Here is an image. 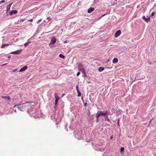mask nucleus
Listing matches in <instances>:
<instances>
[{
  "mask_svg": "<svg viewBox=\"0 0 156 156\" xmlns=\"http://www.w3.org/2000/svg\"><path fill=\"white\" fill-rule=\"evenodd\" d=\"M150 16L148 18H146V17L145 16H143L142 17V19L144 20L146 22H148L150 20Z\"/></svg>",
  "mask_w": 156,
  "mask_h": 156,
  "instance_id": "10",
  "label": "nucleus"
},
{
  "mask_svg": "<svg viewBox=\"0 0 156 156\" xmlns=\"http://www.w3.org/2000/svg\"><path fill=\"white\" fill-rule=\"evenodd\" d=\"M97 0L98 1H99L100 0Z\"/></svg>",
  "mask_w": 156,
  "mask_h": 156,
  "instance_id": "49",
  "label": "nucleus"
},
{
  "mask_svg": "<svg viewBox=\"0 0 156 156\" xmlns=\"http://www.w3.org/2000/svg\"><path fill=\"white\" fill-rule=\"evenodd\" d=\"M54 109L56 110L58 108V104L56 105L55 104V106L54 107Z\"/></svg>",
  "mask_w": 156,
  "mask_h": 156,
  "instance_id": "26",
  "label": "nucleus"
},
{
  "mask_svg": "<svg viewBox=\"0 0 156 156\" xmlns=\"http://www.w3.org/2000/svg\"><path fill=\"white\" fill-rule=\"evenodd\" d=\"M12 3H11L10 4H9V5H8V6H9V7H11V6L12 5Z\"/></svg>",
  "mask_w": 156,
  "mask_h": 156,
  "instance_id": "36",
  "label": "nucleus"
},
{
  "mask_svg": "<svg viewBox=\"0 0 156 156\" xmlns=\"http://www.w3.org/2000/svg\"><path fill=\"white\" fill-rule=\"evenodd\" d=\"M83 135L82 134L81 132L78 131L75 135V137L78 140H81L83 137Z\"/></svg>",
  "mask_w": 156,
  "mask_h": 156,
  "instance_id": "2",
  "label": "nucleus"
},
{
  "mask_svg": "<svg viewBox=\"0 0 156 156\" xmlns=\"http://www.w3.org/2000/svg\"><path fill=\"white\" fill-rule=\"evenodd\" d=\"M17 70V69H15L14 70H13V72H15V71H16Z\"/></svg>",
  "mask_w": 156,
  "mask_h": 156,
  "instance_id": "40",
  "label": "nucleus"
},
{
  "mask_svg": "<svg viewBox=\"0 0 156 156\" xmlns=\"http://www.w3.org/2000/svg\"><path fill=\"white\" fill-rule=\"evenodd\" d=\"M27 66H25L22 68H21L20 70V72H22L24 71L27 68Z\"/></svg>",
  "mask_w": 156,
  "mask_h": 156,
  "instance_id": "11",
  "label": "nucleus"
},
{
  "mask_svg": "<svg viewBox=\"0 0 156 156\" xmlns=\"http://www.w3.org/2000/svg\"><path fill=\"white\" fill-rule=\"evenodd\" d=\"M31 43V42H30V41H28V42H26V43H25L24 44V46L25 47H27Z\"/></svg>",
  "mask_w": 156,
  "mask_h": 156,
  "instance_id": "18",
  "label": "nucleus"
},
{
  "mask_svg": "<svg viewBox=\"0 0 156 156\" xmlns=\"http://www.w3.org/2000/svg\"><path fill=\"white\" fill-rule=\"evenodd\" d=\"M93 118H92L91 119L93 120ZM90 120H91V119H90Z\"/></svg>",
  "mask_w": 156,
  "mask_h": 156,
  "instance_id": "45",
  "label": "nucleus"
},
{
  "mask_svg": "<svg viewBox=\"0 0 156 156\" xmlns=\"http://www.w3.org/2000/svg\"><path fill=\"white\" fill-rule=\"evenodd\" d=\"M112 137H111V139H112Z\"/></svg>",
  "mask_w": 156,
  "mask_h": 156,
  "instance_id": "46",
  "label": "nucleus"
},
{
  "mask_svg": "<svg viewBox=\"0 0 156 156\" xmlns=\"http://www.w3.org/2000/svg\"><path fill=\"white\" fill-rule=\"evenodd\" d=\"M154 14H155V13L154 12H152L151 14L150 17L153 16H154Z\"/></svg>",
  "mask_w": 156,
  "mask_h": 156,
  "instance_id": "30",
  "label": "nucleus"
},
{
  "mask_svg": "<svg viewBox=\"0 0 156 156\" xmlns=\"http://www.w3.org/2000/svg\"><path fill=\"white\" fill-rule=\"evenodd\" d=\"M101 115H100L98 111V112L96 114V117L97 118V119L96 120V121L97 122H99V118Z\"/></svg>",
  "mask_w": 156,
  "mask_h": 156,
  "instance_id": "9",
  "label": "nucleus"
},
{
  "mask_svg": "<svg viewBox=\"0 0 156 156\" xmlns=\"http://www.w3.org/2000/svg\"><path fill=\"white\" fill-rule=\"evenodd\" d=\"M121 34V31L120 30H118L116 31L115 34V37H118Z\"/></svg>",
  "mask_w": 156,
  "mask_h": 156,
  "instance_id": "8",
  "label": "nucleus"
},
{
  "mask_svg": "<svg viewBox=\"0 0 156 156\" xmlns=\"http://www.w3.org/2000/svg\"><path fill=\"white\" fill-rule=\"evenodd\" d=\"M80 72H78L77 73L76 75L78 76L80 75Z\"/></svg>",
  "mask_w": 156,
  "mask_h": 156,
  "instance_id": "33",
  "label": "nucleus"
},
{
  "mask_svg": "<svg viewBox=\"0 0 156 156\" xmlns=\"http://www.w3.org/2000/svg\"><path fill=\"white\" fill-rule=\"evenodd\" d=\"M29 102H26L24 104H17L15 105L14 108L17 107L18 109L21 111H26L29 105H28Z\"/></svg>",
  "mask_w": 156,
  "mask_h": 156,
  "instance_id": "1",
  "label": "nucleus"
},
{
  "mask_svg": "<svg viewBox=\"0 0 156 156\" xmlns=\"http://www.w3.org/2000/svg\"><path fill=\"white\" fill-rule=\"evenodd\" d=\"M17 11L16 10H12L11 11L10 13V15L11 16L13 14H16L17 13Z\"/></svg>",
  "mask_w": 156,
  "mask_h": 156,
  "instance_id": "12",
  "label": "nucleus"
},
{
  "mask_svg": "<svg viewBox=\"0 0 156 156\" xmlns=\"http://www.w3.org/2000/svg\"><path fill=\"white\" fill-rule=\"evenodd\" d=\"M10 7L9 6L7 5V9L6 11L7 12H8L10 9Z\"/></svg>",
  "mask_w": 156,
  "mask_h": 156,
  "instance_id": "25",
  "label": "nucleus"
},
{
  "mask_svg": "<svg viewBox=\"0 0 156 156\" xmlns=\"http://www.w3.org/2000/svg\"><path fill=\"white\" fill-rule=\"evenodd\" d=\"M11 57L10 56H9L8 57V58H9V59H10L11 58Z\"/></svg>",
  "mask_w": 156,
  "mask_h": 156,
  "instance_id": "41",
  "label": "nucleus"
},
{
  "mask_svg": "<svg viewBox=\"0 0 156 156\" xmlns=\"http://www.w3.org/2000/svg\"><path fill=\"white\" fill-rule=\"evenodd\" d=\"M14 112H16V110H14Z\"/></svg>",
  "mask_w": 156,
  "mask_h": 156,
  "instance_id": "43",
  "label": "nucleus"
},
{
  "mask_svg": "<svg viewBox=\"0 0 156 156\" xmlns=\"http://www.w3.org/2000/svg\"><path fill=\"white\" fill-rule=\"evenodd\" d=\"M78 69L79 71H82L84 69L83 68V65L81 63H79L78 65Z\"/></svg>",
  "mask_w": 156,
  "mask_h": 156,
  "instance_id": "7",
  "label": "nucleus"
},
{
  "mask_svg": "<svg viewBox=\"0 0 156 156\" xmlns=\"http://www.w3.org/2000/svg\"><path fill=\"white\" fill-rule=\"evenodd\" d=\"M59 57L62 58H65V56L61 54H59Z\"/></svg>",
  "mask_w": 156,
  "mask_h": 156,
  "instance_id": "21",
  "label": "nucleus"
},
{
  "mask_svg": "<svg viewBox=\"0 0 156 156\" xmlns=\"http://www.w3.org/2000/svg\"><path fill=\"white\" fill-rule=\"evenodd\" d=\"M22 50L19 49L18 50L11 52L10 53L14 55H19L22 52Z\"/></svg>",
  "mask_w": 156,
  "mask_h": 156,
  "instance_id": "4",
  "label": "nucleus"
},
{
  "mask_svg": "<svg viewBox=\"0 0 156 156\" xmlns=\"http://www.w3.org/2000/svg\"><path fill=\"white\" fill-rule=\"evenodd\" d=\"M120 152L122 153L124 150V148L123 147H121L120 148Z\"/></svg>",
  "mask_w": 156,
  "mask_h": 156,
  "instance_id": "24",
  "label": "nucleus"
},
{
  "mask_svg": "<svg viewBox=\"0 0 156 156\" xmlns=\"http://www.w3.org/2000/svg\"><path fill=\"white\" fill-rule=\"evenodd\" d=\"M2 99L5 100L6 101L10 100L11 98L9 96H2Z\"/></svg>",
  "mask_w": 156,
  "mask_h": 156,
  "instance_id": "13",
  "label": "nucleus"
},
{
  "mask_svg": "<svg viewBox=\"0 0 156 156\" xmlns=\"http://www.w3.org/2000/svg\"><path fill=\"white\" fill-rule=\"evenodd\" d=\"M6 64H7L6 63V64H4L2 66H5V65Z\"/></svg>",
  "mask_w": 156,
  "mask_h": 156,
  "instance_id": "44",
  "label": "nucleus"
},
{
  "mask_svg": "<svg viewBox=\"0 0 156 156\" xmlns=\"http://www.w3.org/2000/svg\"><path fill=\"white\" fill-rule=\"evenodd\" d=\"M42 21V20L41 19H40L39 20H38L37 22V23L38 24L39 23H40V22Z\"/></svg>",
  "mask_w": 156,
  "mask_h": 156,
  "instance_id": "31",
  "label": "nucleus"
},
{
  "mask_svg": "<svg viewBox=\"0 0 156 156\" xmlns=\"http://www.w3.org/2000/svg\"><path fill=\"white\" fill-rule=\"evenodd\" d=\"M112 110L113 111H112L114 113H117L118 112H119L120 114L121 113V111L119 110H115L114 109L112 108Z\"/></svg>",
  "mask_w": 156,
  "mask_h": 156,
  "instance_id": "15",
  "label": "nucleus"
},
{
  "mask_svg": "<svg viewBox=\"0 0 156 156\" xmlns=\"http://www.w3.org/2000/svg\"><path fill=\"white\" fill-rule=\"evenodd\" d=\"M55 104L57 105L58 102V101L59 99V97L57 95L56 93H55Z\"/></svg>",
  "mask_w": 156,
  "mask_h": 156,
  "instance_id": "6",
  "label": "nucleus"
},
{
  "mask_svg": "<svg viewBox=\"0 0 156 156\" xmlns=\"http://www.w3.org/2000/svg\"><path fill=\"white\" fill-rule=\"evenodd\" d=\"M98 2V1L97 0H94V3H96Z\"/></svg>",
  "mask_w": 156,
  "mask_h": 156,
  "instance_id": "34",
  "label": "nucleus"
},
{
  "mask_svg": "<svg viewBox=\"0 0 156 156\" xmlns=\"http://www.w3.org/2000/svg\"><path fill=\"white\" fill-rule=\"evenodd\" d=\"M119 118L118 121H117V125L118 126H119Z\"/></svg>",
  "mask_w": 156,
  "mask_h": 156,
  "instance_id": "28",
  "label": "nucleus"
},
{
  "mask_svg": "<svg viewBox=\"0 0 156 156\" xmlns=\"http://www.w3.org/2000/svg\"><path fill=\"white\" fill-rule=\"evenodd\" d=\"M115 1H117V0H115Z\"/></svg>",
  "mask_w": 156,
  "mask_h": 156,
  "instance_id": "47",
  "label": "nucleus"
},
{
  "mask_svg": "<svg viewBox=\"0 0 156 156\" xmlns=\"http://www.w3.org/2000/svg\"><path fill=\"white\" fill-rule=\"evenodd\" d=\"M56 42V38L54 37H52L51 38V41L49 44V45L50 46L51 45H52L54 44H55Z\"/></svg>",
  "mask_w": 156,
  "mask_h": 156,
  "instance_id": "5",
  "label": "nucleus"
},
{
  "mask_svg": "<svg viewBox=\"0 0 156 156\" xmlns=\"http://www.w3.org/2000/svg\"><path fill=\"white\" fill-rule=\"evenodd\" d=\"M47 20L48 21H49L51 20V18L50 17H48L47 18Z\"/></svg>",
  "mask_w": 156,
  "mask_h": 156,
  "instance_id": "32",
  "label": "nucleus"
},
{
  "mask_svg": "<svg viewBox=\"0 0 156 156\" xmlns=\"http://www.w3.org/2000/svg\"><path fill=\"white\" fill-rule=\"evenodd\" d=\"M33 19H31V20H29V21H30L31 22H33Z\"/></svg>",
  "mask_w": 156,
  "mask_h": 156,
  "instance_id": "38",
  "label": "nucleus"
},
{
  "mask_svg": "<svg viewBox=\"0 0 156 156\" xmlns=\"http://www.w3.org/2000/svg\"><path fill=\"white\" fill-rule=\"evenodd\" d=\"M82 73L84 74L85 75L84 76H86V73H85V69H84L83 70H82V71H80Z\"/></svg>",
  "mask_w": 156,
  "mask_h": 156,
  "instance_id": "22",
  "label": "nucleus"
},
{
  "mask_svg": "<svg viewBox=\"0 0 156 156\" xmlns=\"http://www.w3.org/2000/svg\"><path fill=\"white\" fill-rule=\"evenodd\" d=\"M77 93H78L77 96L78 97H80L81 96V92L80 91H77Z\"/></svg>",
  "mask_w": 156,
  "mask_h": 156,
  "instance_id": "23",
  "label": "nucleus"
},
{
  "mask_svg": "<svg viewBox=\"0 0 156 156\" xmlns=\"http://www.w3.org/2000/svg\"><path fill=\"white\" fill-rule=\"evenodd\" d=\"M118 61V58H115L113 60L112 62L113 63H117Z\"/></svg>",
  "mask_w": 156,
  "mask_h": 156,
  "instance_id": "16",
  "label": "nucleus"
},
{
  "mask_svg": "<svg viewBox=\"0 0 156 156\" xmlns=\"http://www.w3.org/2000/svg\"><path fill=\"white\" fill-rule=\"evenodd\" d=\"M104 69V68L103 67H99L98 69V71L99 72H101L103 71Z\"/></svg>",
  "mask_w": 156,
  "mask_h": 156,
  "instance_id": "17",
  "label": "nucleus"
},
{
  "mask_svg": "<svg viewBox=\"0 0 156 156\" xmlns=\"http://www.w3.org/2000/svg\"><path fill=\"white\" fill-rule=\"evenodd\" d=\"M87 102L85 103L84 104V106H87Z\"/></svg>",
  "mask_w": 156,
  "mask_h": 156,
  "instance_id": "37",
  "label": "nucleus"
},
{
  "mask_svg": "<svg viewBox=\"0 0 156 156\" xmlns=\"http://www.w3.org/2000/svg\"><path fill=\"white\" fill-rule=\"evenodd\" d=\"M105 119V120H106L107 121H108V122H110V119H109V118H108V116L107 115V116H106Z\"/></svg>",
  "mask_w": 156,
  "mask_h": 156,
  "instance_id": "20",
  "label": "nucleus"
},
{
  "mask_svg": "<svg viewBox=\"0 0 156 156\" xmlns=\"http://www.w3.org/2000/svg\"><path fill=\"white\" fill-rule=\"evenodd\" d=\"M101 116H107V115L109 113V112L107 111H98Z\"/></svg>",
  "mask_w": 156,
  "mask_h": 156,
  "instance_id": "3",
  "label": "nucleus"
},
{
  "mask_svg": "<svg viewBox=\"0 0 156 156\" xmlns=\"http://www.w3.org/2000/svg\"><path fill=\"white\" fill-rule=\"evenodd\" d=\"M110 61L109 59H108L106 62V63H108L109 61Z\"/></svg>",
  "mask_w": 156,
  "mask_h": 156,
  "instance_id": "39",
  "label": "nucleus"
},
{
  "mask_svg": "<svg viewBox=\"0 0 156 156\" xmlns=\"http://www.w3.org/2000/svg\"><path fill=\"white\" fill-rule=\"evenodd\" d=\"M151 120H150V122H151Z\"/></svg>",
  "mask_w": 156,
  "mask_h": 156,
  "instance_id": "48",
  "label": "nucleus"
},
{
  "mask_svg": "<svg viewBox=\"0 0 156 156\" xmlns=\"http://www.w3.org/2000/svg\"><path fill=\"white\" fill-rule=\"evenodd\" d=\"M5 0H2L1 1H0V2H1V3H4V2H5Z\"/></svg>",
  "mask_w": 156,
  "mask_h": 156,
  "instance_id": "35",
  "label": "nucleus"
},
{
  "mask_svg": "<svg viewBox=\"0 0 156 156\" xmlns=\"http://www.w3.org/2000/svg\"><path fill=\"white\" fill-rule=\"evenodd\" d=\"M76 90L77 91H80L79 89V85L78 84L76 87Z\"/></svg>",
  "mask_w": 156,
  "mask_h": 156,
  "instance_id": "27",
  "label": "nucleus"
},
{
  "mask_svg": "<svg viewBox=\"0 0 156 156\" xmlns=\"http://www.w3.org/2000/svg\"><path fill=\"white\" fill-rule=\"evenodd\" d=\"M9 46V44H3L1 46L2 48H3L5 46Z\"/></svg>",
  "mask_w": 156,
  "mask_h": 156,
  "instance_id": "19",
  "label": "nucleus"
},
{
  "mask_svg": "<svg viewBox=\"0 0 156 156\" xmlns=\"http://www.w3.org/2000/svg\"><path fill=\"white\" fill-rule=\"evenodd\" d=\"M65 95V94H62V97H63V96H64Z\"/></svg>",
  "mask_w": 156,
  "mask_h": 156,
  "instance_id": "42",
  "label": "nucleus"
},
{
  "mask_svg": "<svg viewBox=\"0 0 156 156\" xmlns=\"http://www.w3.org/2000/svg\"><path fill=\"white\" fill-rule=\"evenodd\" d=\"M108 14V13H105L100 18V19H101V18H102V17H103L104 16H105L107 14Z\"/></svg>",
  "mask_w": 156,
  "mask_h": 156,
  "instance_id": "29",
  "label": "nucleus"
},
{
  "mask_svg": "<svg viewBox=\"0 0 156 156\" xmlns=\"http://www.w3.org/2000/svg\"><path fill=\"white\" fill-rule=\"evenodd\" d=\"M94 10V9L92 7L90 8L87 10L88 13H90Z\"/></svg>",
  "mask_w": 156,
  "mask_h": 156,
  "instance_id": "14",
  "label": "nucleus"
}]
</instances>
